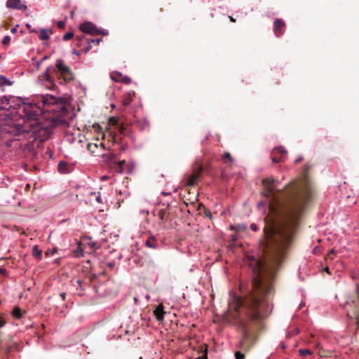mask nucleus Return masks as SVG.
Segmentation results:
<instances>
[{
	"instance_id": "a18cd8bd",
	"label": "nucleus",
	"mask_w": 359,
	"mask_h": 359,
	"mask_svg": "<svg viewBox=\"0 0 359 359\" xmlns=\"http://www.w3.org/2000/svg\"><path fill=\"white\" fill-rule=\"evenodd\" d=\"M93 128L97 130H101L102 128L101 126L99 125V124H95L93 125Z\"/></svg>"
},
{
	"instance_id": "4be33fe9",
	"label": "nucleus",
	"mask_w": 359,
	"mask_h": 359,
	"mask_svg": "<svg viewBox=\"0 0 359 359\" xmlns=\"http://www.w3.org/2000/svg\"><path fill=\"white\" fill-rule=\"evenodd\" d=\"M12 314H13V316L15 318H18V319L21 318H22V311H21L20 309V308H18V307H15V308L13 309V312H12Z\"/></svg>"
},
{
	"instance_id": "c85d7f7f",
	"label": "nucleus",
	"mask_w": 359,
	"mask_h": 359,
	"mask_svg": "<svg viewBox=\"0 0 359 359\" xmlns=\"http://www.w3.org/2000/svg\"><path fill=\"white\" fill-rule=\"evenodd\" d=\"M337 253V250L335 248H332L330 252L327 255L325 259H332V255Z\"/></svg>"
},
{
	"instance_id": "a878e982",
	"label": "nucleus",
	"mask_w": 359,
	"mask_h": 359,
	"mask_svg": "<svg viewBox=\"0 0 359 359\" xmlns=\"http://www.w3.org/2000/svg\"><path fill=\"white\" fill-rule=\"evenodd\" d=\"M299 352L302 356H306L312 353V351L309 349H299Z\"/></svg>"
},
{
	"instance_id": "7c9ffc66",
	"label": "nucleus",
	"mask_w": 359,
	"mask_h": 359,
	"mask_svg": "<svg viewBox=\"0 0 359 359\" xmlns=\"http://www.w3.org/2000/svg\"><path fill=\"white\" fill-rule=\"evenodd\" d=\"M233 229L237 231H243L246 229V226L244 225L235 226Z\"/></svg>"
},
{
	"instance_id": "2f4dec72",
	"label": "nucleus",
	"mask_w": 359,
	"mask_h": 359,
	"mask_svg": "<svg viewBox=\"0 0 359 359\" xmlns=\"http://www.w3.org/2000/svg\"><path fill=\"white\" fill-rule=\"evenodd\" d=\"M118 130L121 134L126 135V129L123 125L118 126Z\"/></svg>"
},
{
	"instance_id": "0eeeda50",
	"label": "nucleus",
	"mask_w": 359,
	"mask_h": 359,
	"mask_svg": "<svg viewBox=\"0 0 359 359\" xmlns=\"http://www.w3.org/2000/svg\"><path fill=\"white\" fill-rule=\"evenodd\" d=\"M203 167L199 166L194 170L193 173L189 177L187 184L188 186H194L201 177Z\"/></svg>"
},
{
	"instance_id": "338daca9",
	"label": "nucleus",
	"mask_w": 359,
	"mask_h": 359,
	"mask_svg": "<svg viewBox=\"0 0 359 359\" xmlns=\"http://www.w3.org/2000/svg\"><path fill=\"white\" fill-rule=\"evenodd\" d=\"M29 184H27L26 188H27V189H29Z\"/></svg>"
},
{
	"instance_id": "f3484780",
	"label": "nucleus",
	"mask_w": 359,
	"mask_h": 359,
	"mask_svg": "<svg viewBox=\"0 0 359 359\" xmlns=\"http://www.w3.org/2000/svg\"><path fill=\"white\" fill-rule=\"evenodd\" d=\"M222 161L224 163L231 164L233 163V158L229 152H225L222 156Z\"/></svg>"
},
{
	"instance_id": "e2e57ef3",
	"label": "nucleus",
	"mask_w": 359,
	"mask_h": 359,
	"mask_svg": "<svg viewBox=\"0 0 359 359\" xmlns=\"http://www.w3.org/2000/svg\"><path fill=\"white\" fill-rule=\"evenodd\" d=\"M78 247H81V243L80 242L78 243Z\"/></svg>"
},
{
	"instance_id": "8fccbe9b",
	"label": "nucleus",
	"mask_w": 359,
	"mask_h": 359,
	"mask_svg": "<svg viewBox=\"0 0 359 359\" xmlns=\"http://www.w3.org/2000/svg\"><path fill=\"white\" fill-rule=\"evenodd\" d=\"M231 240L233 241L237 240V236L236 233H234L233 235L231 236Z\"/></svg>"
},
{
	"instance_id": "6e6552de",
	"label": "nucleus",
	"mask_w": 359,
	"mask_h": 359,
	"mask_svg": "<svg viewBox=\"0 0 359 359\" xmlns=\"http://www.w3.org/2000/svg\"><path fill=\"white\" fill-rule=\"evenodd\" d=\"M358 297V303L355 304V309L352 311H347V316L351 319H355V323L359 328V286L356 289Z\"/></svg>"
},
{
	"instance_id": "864d4df0",
	"label": "nucleus",
	"mask_w": 359,
	"mask_h": 359,
	"mask_svg": "<svg viewBox=\"0 0 359 359\" xmlns=\"http://www.w3.org/2000/svg\"><path fill=\"white\" fill-rule=\"evenodd\" d=\"M60 296H61L62 299L63 300H65V296H66V294H65V292H62V293L60 294Z\"/></svg>"
},
{
	"instance_id": "f8f14e48",
	"label": "nucleus",
	"mask_w": 359,
	"mask_h": 359,
	"mask_svg": "<svg viewBox=\"0 0 359 359\" xmlns=\"http://www.w3.org/2000/svg\"><path fill=\"white\" fill-rule=\"evenodd\" d=\"M23 111L29 119H35L38 114L36 111L32 109V107L31 105H25L23 107Z\"/></svg>"
},
{
	"instance_id": "bf43d9fd",
	"label": "nucleus",
	"mask_w": 359,
	"mask_h": 359,
	"mask_svg": "<svg viewBox=\"0 0 359 359\" xmlns=\"http://www.w3.org/2000/svg\"><path fill=\"white\" fill-rule=\"evenodd\" d=\"M324 270H325V271L328 272V270H329V269H328V267H325V268L324 269Z\"/></svg>"
},
{
	"instance_id": "a211bd4d",
	"label": "nucleus",
	"mask_w": 359,
	"mask_h": 359,
	"mask_svg": "<svg viewBox=\"0 0 359 359\" xmlns=\"http://www.w3.org/2000/svg\"><path fill=\"white\" fill-rule=\"evenodd\" d=\"M84 249L85 248H75L72 252L73 256L75 257H84Z\"/></svg>"
},
{
	"instance_id": "bb28decb",
	"label": "nucleus",
	"mask_w": 359,
	"mask_h": 359,
	"mask_svg": "<svg viewBox=\"0 0 359 359\" xmlns=\"http://www.w3.org/2000/svg\"><path fill=\"white\" fill-rule=\"evenodd\" d=\"M126 163V161L124 160L123 161H121L119 162H118L117 163V165H118V170L120 173H122L123 171V165Z\"/></svg>"
},
{
	"instance_id": "393cba45",
	"label": "nucleus",
	"mask_w": 359,
	"mask_h": 359,
	"mask_svg": "<svg viewBox=\"0 0 359 359\" xmlns=\"http://www.w3.org/2000/svg\"><path fill=\"white\" fill-rule=\"evenodd\" d=\"M109 135L111 137V141L113 143L117 142L118 140L121 142V137L119 138L116 134L110 133Z\"/></svg>"
},
{
	"instance_id": "4c0bfd02",
	"label": "nucleus",
	"mask_w": 359,
	"mask_h": 359,
	"mask_svg": "<svg viewBox=\"0 0 359 359\" xmlns=\"http://www.w3.org/2000/svg\"><path fill=\"white\" fill-rule=\"evenodd\" d=\"M57 248H48V251L46 252V255H53L56 252Z\"/></svg>"
},
{
	"instance_id": "473e14b6",
	"label": "nucleus",
	"mask_w": 359,
	"mask_h": 359,
	"mask_svg": "<svg viewBox=\"0 0 359 359\" xmlns=\"http://www.w3.org/2000/svg\"><path fill=\"white\" fill-rule=\"evenodd\" d=\"M11 41V37L9 36H5L2 41L3 45H8Z\"/></svg>"
},
{
	"instance_id": "f257e3e1",
	"label": "nucleus",
	"mask_w": 359,
	"mask_h": 359,
	"mask_svg": "<svg viewBox=\"0 0 359 359\" xmlns=\"http://www.w3.org/2000/svg\"><path fill=\"white\" fill-rule=\"evenodd\" d=\"M283 248H257V252H244L243 259L252 269L253 279L250 287L237 296L229 293V309L224 320L242 330L238 348L250 350L256 341L252 329L259 325L271 311L269 296L273 291L271 280L285 256Z\"/></svg>"
},
{
	"instance_id": "412c9836",
	"label": "nucleus",
	"mask_w": 359,
	"mask_h": 359,
	"mask_svg": "<svg viewBox=\"0 0 359 359\" xmlns=\"http://www.w3.org/2000/svg\"><path fill=\"white\" fill-rule=\"evenodd\" d=\"M11 86L12 82L10 81L5 76H0V86Z\"/></svg>"
},
{
	"instance_id": "b1692460",
	"label": "nucleus",
	"mask_w": 359,
	"mask_h": 359,
	"mask_svg": "<svg viewBox=\"0 0 359 359\" xmlns=\"http://www.w3.org/2000/svg\"><path fill=\"white\" fill-rule=\"evenodd\" d=\"M88 43V46L84 47L83 50L84 51V53H88L92 48V45L91 43H94V39H87V42Z\"/></svg>"
},
{
	"instance_id": "72a5a7b5",
	"label": "nucleus",
	"mask_w": 359,
	"mask_h": 359,
	"mask_svg": "<svg viewBox=\"0 0 359 359\" xmlns=\"http://www.w3.org/2000/svg\"><path fill=\"white\" fill-rule=\"evenodd\" d=\"M151 240H154V237H151L149 239H148L147 241H146V245L147 247H149V248H151V247H154V244L153 243H151Z\"/></svg>"
},
{
	"instance_id": "680f3d73",
	"label": "nucleus",
	"mask_w": 359,
	"mask_h": 359,
	"mask_svg": "<svg viewBox=\"0 0 359 359\" xmlns=\"http://www.w3.org/2000/svg\"><path fill=\"white\" fill-rule=\"evenodd\" d=\"M30 32H35V33L36 32V30H34V29L30 30Z\"/></svg>"
},
{
	"instance_id": "e433bc0d",
	"label": "nucleus",
	"mask_w": 359,
	"mask_h": 359,
	"mask_svg": "<svg viewBox=\"0 0 359 359\" xmlns=\"http://www.w3.org/2000/svg\"><path fill=\"white\" fill-rule=\"evenodd\" d=\"M6 325V320L4 317L0 314V329Z\"/></svg>"
},
{
	"instance_id": "13d9d810",
	"label": "nucleus",
	"mask_w": 359,
	"mask_h": 359,
	"mask_svg": "<svg viewBox=\"0 0 359 359\" xmlns=\"http://www.w3.org/2000/svg\"><path fill=\"white\" fill-rule=\"evenodd\" d=\"M26 27L28 28V29H30L31 26L29 25V24H27L26 25Z\"/></svg>"
},
{
	"instance_id": "20e7f679",
	"label": "nucleus",
	"mask_w": 359,
	"mask_h": 359,
	"mask_svg": "<svg viewBox=\"0 0 359 359\" xmlns=\"http://www.w3.org/2000/svg\"><path fill=\"white\" fill-rule=\"evenodd\" d=\"M55 72L58 79H62L65 83H69L74 80V76L72 69L68 67L62 59H58L55 62V67L50 66L47 68L44 74V79L52 82L53 79L50 75V73Z\"/></svg>"
},
{
	"instance_id": "58836bf2",
	"label": "nucleus",
	"mask_w": 359,
	"mask_h": 359,
	"mask_svg": "<svg viewBox=\"0 0 359 359\" xmlns=\"http://www.w3.org/2000/svg\"><path fill=\"white\" fill-rule=\"evenodd\" d=\"M57 25L58 28L63 29L65 26V22L62 20H60L57 22Z\"/></svg>"
},
{
	"instance_id": "7ed1b4c3",
	"label": "nucleus",
	"mask_w": 359,
	"mask_h": 359,
	"mask_svg": "<svg viewBox=\"0 0 359 359\" xmlns=\"http://www.w3.org/2000/svg\"><path fill=\"white\" fill-rule=\"evenodd\" d=\"M42 110L44 112L52 114L48 116L50 126L55 128L58 126L67 127L72 118V113L69 110L67 102L61 97L53 95H41Z\"/></svg>"
},
{
	"instance_id": "dca6fc26",
	"label": "nucleus",
	"mask_w": 359,
	"mask_h": 359,
	"mask_svg": "<svg viewBox=\"0 0 359 359\" xmlns=\"http://www.w3.org/2000/svg\"><path fill=\"white\" fill-rule=\"evenodd\" d=\"M103 161L106 163H114L116 156L113 153H108L102 155Z\"/></svg>"
},
{
	"instance_id": "c756f323",
	"label": "nucleus",
	"mask_w": 359,
	"mask_h": 359,
	"mask_svg": "<svg viewBox=\"0 0 359 359\" xmlns=\"http://www.w3.org/2000/svg\"><path fill=\"white\" fill-rule=\"evenodd\" d=\"M235 358H236V359H244L245 355H244V353H241V351H236L235 352Z\"/></svg>"
},
{
	"instance_id": "de8ad7c7",
	"label": "nucleus",
	"mask_w": 359,
	"mask_h": 359,
	"mask_svg": "<svg viewBox=\"0 0 359 359\" xmlns=\"http://www.w3.org/2000/svg\"><path fill=\"white\" fill-rule=\"evenodd\" d=\"M320 251V248H315L313 250V254L316 255Z\"/></svg>"
},
{
	"instance_id": "774afa93",
	"label": "nucleus",
	"mask_w": 359,
	"mask_h": 359,
	"mask_svg": "<svg viewBox=\"0 0 359 359\" xmlns=\"http://www.w3.org/2000/svg\"><path fill=\"white\" fill-rule=\"evenodd\" d=\"M238 247H243V245H242V244H240V245H238Z\"/></svg>"
},
{
	"instance_id": "5701e85b",
	"label": "nucleus",
	"mask_w": 359,
	"mask_h": 359,
	"mask_svg": "<svg viewBox=\"0 0 359 359\" xmlns=\"http://www.w3.org/2000/svg\"><path fill=\"white\" fill-rule=\"evenodd\" d=\"M32 254L38 259H41L42 257V251L39 248H33Z\"/></svg>"
},
{
	"instance_id": "ddd939ff",
	"label": "nucleus",
	"mask_w": 359,
	"mask_h": 359,
	"mask_svg": "<svg viewBox=\"0 0 359 359\" xmlns=\"http://www.w3.org/2000/svg\"><path fill=\"white\" fill-rule=\"evenodd\" d=\"M11 107L10 97L7 96H2L0 97V109H8Z\"/></svg>"
},
{
	"instance_id": "9b49d317",
	"label": "nucleus",
	"mask_w": 359,
	"mask_h": 359,
	"mask_svg": "<svg viewBox=\"0 0 359 359\" xmlns=\"http://www.w3.org/2000/svg\"><path fill=\"white\" fill-rule=\"evenodd\" d=\"M154 313L156 316L157 321L162 322L164 320V314L165 312L163 310V306L162 304H158L155 310L154 311Z\"/></svg>"
},
{
	"instance_id": "39448f33",
	"label": "nucleus",
	"mask_w": 359,
	"mask_h": 359,
	"mask_svg": "<svg viewBox=\"0 0 359 359\" xmlns=\"http://www.w3.org/2000/svg\"><path fill=\"white\" fill-rule=\"evenodd\" d=\"M79 28L83 33L91 35H107V32L104 30L98 29L96 26L91 22H85L80 25Z\"/></svg>"
},
{
	"instance_id": "ea45409f",
	"label": "nucleus",
	"mask_w": 359,
	"mask_h": 359,
	"mask_svg": "<svg viewBox=\"0 0 359 359\" xmlns=\"http://www.w3.org/2000/svg\"><path fill=\"white\" fill-rule=\"evenodd\" d=\"M91 194L95 196V199L98 203H102V198L100 195H96L95 193H92Z\"/></svg>"
},
{
	"instance_id": "6ab92c4d",
	"label": "nucleus",
	"mask_w": 359,
	"mask_h": 359,
	"mask_svg": "<svg viewBox=\"0 0 359 359\" xmlns=\"http://www.w3.org/2000/svg\"><path fill=\"white\" fill-rule=\"evenodd\" d=\"M76 39L77 40V46H82L83 43H86L87 42L88 38H86V36L83 34L80 36H76Z\"/></svg>"
},
{
	"instance_id": "cd10ccee",
	"label": "nucleus",
	"mask_w": 359,
	"mask_h": 359,
	"mask_svg": "<svg viewBox=\"0 0 359 359\" xmlns=\"http://www.w3.org/2000/svg\"><path fill=\"white\" fill-rule=\"evenodd\" d=\"M74 36V34L72 32H67L63 35V40L67 41L71 39Z\"/></svg>"
},
{
	"instance_id": "603ef678",
	"label": "nucleus",
	"mask_w": 359,
	"mask_h": 359,
	"mask_svg": "<svg viewBox=\"0 0 359 359\" xmlns=\"http://www.w3.org/2000/svg\"><path fill=\"white\" fill-rule=\"evenodd\" d=\"M200 359H207V353H205V354H203V355H201V357L200 358Z\"/></svg>"
},
{
	"instance_id": "69168bd1",
	"label": "nucleus",
	"mask_w": 359,
	"mask_h": 359,
	"mask_svg": "<svg viewBox=\"0 0 359 359\" xmlns=\"http://www.w3.org/2000/svg\"><path fill=\"white\" fill-rule=\"evenodd\" d=\"M122 150H124L125 149V146H122Z\"/></svg>"
},
{
	"instance_id": "37998d69",
	"label": "nucleus",
	"mask_w": 359,
	"mask_h": 359,
	"mask_svg": "<svg viewBox=\"0 0 359 359\" xmlns=\"http://www.w3.org/2000/svg\"><path fill=\"white\" fill-rule=\"evenodd\" d=\"M18 27V25H17L15 27L11 28V32L13 34L16 33Z\"/></svg>"
},
{
	"instance_id": "5fc2aeb1",
	"label": "nucleus",
	"mask_w": 359,
	"mask_h": 359,
	"mask_svg": "<svg viewBox=\"0 0 359 359\" xmlns=\"http://www.w3.org/2000/svg\"><path fill=\"white\" fill-rule=\"evenodd\" d=\"M72 53L74 55H79V53L77 50H72Z\"/></svg>"
},
{
	"instance_id": "6e6d98bb",
	"label": "nucleus",
	"mask_w": 359,
	"mask_h": 359,
	"mask_svg": "<svg viewBox=\"0 0 359 359\" xmlns=\"http://www.w3.org/2000/svg\"><path fill=\"white\" fill-rule=\"evenodd\" d=\"M301 161H302V158H297V159H296V160H295L294 163H299Z\"/></svg>"
},
{
	"instance_id": "423d86ee",
	"label": "nucleus",
	"mask_w": 359,
	"mask_h": 359,
	"mask_svg": "<svg viewBox=\"0 0 359 359\" xmlns=\"http://www.w3.org/2000/svg\"><path fill=\"white\" fill-rule=\"evenodd\" d=\"M287 154V151L283 147H275L271 154V160L274 163H278L284 161V157Z\"/></svg>"
},
{
	"instance_id": "c9c22d12",
	"label": "nucleus",
	"mask_w": 359,
	"mask_h": 359,
	"mask_svg": "<svg viewBox=\"0 0 359 359\" xmlns=\"http://www.w3.org/2000/svg\"><path fill=\"white\" fill-rule=\"evenodd\" d=\"M121 81L125 84H129L131 82V79L128 76H123Z\"/></svg>"
},
{
	"instance_id": "4d7b16f0",
	"label": "nucleus",
	"mask_w": 359,
	"mask_h": 359,
	"mask_svg": "<svg viewBox=\"0 0 359 359\" xmlns=\"http://www.w3.org/2000/svg\"><path fill=\"white\" fill-rule=\"evenodd\" d=\"M145 297L147 300H149L150 299V296L149 294H147Z\"/></svg>"
},
{
	"instance_id": "f03ea898",
	"label": "nucleus",
	"mask_w": 359,
	"mask_h": 359,
	"mask_svg": "<svg viewBox=\"0 0 359 359\" xmlns=\"http://www.w3.org/2000/svg\"><path fill=\"white\" fill-rule=\"evenodd\" d=\"M311 166L306 165L302 180L287 184L283 190L276 189L273 177L262 180L264 202L271 216L265 218L264 235L271 243L287 247L294 244L304 212L312 201L314 191L308 181Z\"/></svg>"
},
{
	"instance_id": "3c124183",
	"label": "nucleus",
	"mask_w": 359,
	"mask_h": 359,
	"mask_svg": "<svg viewBox=\"0 0 359 359\" xmlns=\"http://www.w3.org/2000/svg\"><path fill=\"white\" fill-rule=\"evenodd\" d=\"M229 20L232 22H236V19L233 18L232 16H229Z\"/></svg>"
},
{
	"instance_id": "f704fd0d",
	"label": "nucleus",
	"mask_w": 359,
	"mask_h": 359,
	"mask_svg": "<svg viewBox=\"0 0 359 359\" xmlns=\"http://www.w3.org/2000/svg\"><path fill=\"white\" fill-rule=\"evenodd\" d=\"M109 121L112 126L118 125V119L116 117H111Z\"/></svg>"
},
{
	"instance_id": "09e8293b",
	"label": "nucleus",
	"mask_w": 359,
	"mask_h": 359,
	"mask_svg": "<svg viewBox=\"0 0 359 359\" xmlns=\"http://www.w3.org/2000/svg\"><path fill=\"white\" fill-rule=\"evenodd\" d=\"M101 41H102L101 38L96 39H94V43H95L96 44H99Z\"/></svg>"
},
{
	"instance_id": "0e129e2a",
	"label": "nucleus",
	"mask_w": 359,
	"mask_h": 359,
	"mask_svg": "<svg viewBox=\"0 0 359 359\" xmlns=\"http://www.w3.org/2000/svg\"><path fill=\"white\" fill-rule=\"evenodd\" d=\"M102 139H105V134H103Z\"/></svg>"
},
{
	"instance_id": "052dcab7",
	"label": "nucleus",
	"mask_w": 359,
	"mask_h": 359,
	"mask_svg": "<svg viewBox=\"0 0 359 359\" xmlns=\"http://www.w3.org/2000/svg\"><path fill=\"white\" fill-rule=\"evenodd\" d=\"M100 145L104 149V144L103 143H100Z\"/></svg>"
},
{
	"instance_id": "49530a36",
	"label": "nucleus",
	"mask_w": 359,
	"mask_h": 359,
	"mask_svg": "<svg viewBox=\"0 0 359 359\" xmlns=\"http://www.w3.org/2000/svg\"><path fill=\"white\" fill-rule=\"evenodd\" d=\"M0 274H3V275H6V269L0 267Z\"/></svg>"
},
{
	"instance_id": "c03bdc74",
	"label": "nucleus",
	"mask_w": 359,
	"mask_h": 359,
	"mask_svg": "<svg viewBox=\"0 0 359 359\" xmlns=\"http://www.w3.org/2000/svg\"><path fill=\"white\" fill-rule=\"evenodd\" d=\"M250 229H251L252 231H257V228L256 224H252L250 225Z\"/></svg>"
},
{
	"instance_id": "9d476101",
	"label": "nucleus",
	"mask_w": 359,
	"mask_h": 359,
	"mask_svg": "<svg viewBox=\"0 0 359 359\" xmlns=\"http://www.w3.org/2000/svg\"><path fill=\"white\" fill-rule=\"evenodd\" d=\"M6 4V7L8 8L22 11H25L27 9V6L24 4L21 0H8Z\"/></svg>"
},
{
	"instance_id": "1a4fd4ad",
	"label": "nucleus",
	"mask_w": 359,
	"mask_h": 359,
	"mask_svg": "<svg viewBox=\"0 0 359 359\" xmlns=\"http://www.w3.org/2000/svg\"><path fill=\"white\" fill-rule=\"evenodd\" d=\"M285 27V22L282 19H276L273 22V33L277 37H280Z\"/></svg>"
},
{
	"instance_id": "a19ab883",
	"label": "nucleus",
	"mask_w": 359,
	"mask_h": 359,
	"mask_svg": "<svg viewBox=\"0 0 359 359\" xmlns=\"http://www.w3.org/2000/svg\"><path fill=\"white\" fill-rule=\"evenodd\" d=\"M130 102H131L130 98H129V97H128V98H127L126 100H124L123 101V104L124 106H128V105H129V104H130Z\"/></svg>"
},
{
	"instance_id": "2eb2a0df",
	"label": "nucleus",
	"mask_w": 359,
	"mask_h": 359,
	"mask_svg": "<svg viewBox=\"0 0 359 359\" xmlns=\"http://www.w3.org/2000/svg\"><path fill=\"white\" fill-rule=\"evenodd\" d=\"M57 170L60 173L69 172L68 164L65 161H60L57 165Z\"/></svg>"
},
{
	"instance_id": "4468645a",
	"label": "nucleus",
	"mask_w": 359,
	"mask_h": 359,
	"mask_svg": "<svg viewBox=\"0 0 359 359\" xmlns=\"http://www.w3.org/2000/svg\"><path fill=\"white\" fill-rule=\"evenodd\" d=\"M52 34L53 31L51 29H41L40 30L39 38L41 41L47 40L49 39L50 35Z\"/></svg>"
},
{
	"instance_id": "aec40b11",
	"label": "nucleus",
	"mask_w": 359,
	"mask_h": 359,
	"mask_svg": "<svg viewBox=\"0 0 359 359\" xmlns=\"http://www.w3.org/2000/svg\"><path fill=\"white\" fill-rule=\"evenodd\" d=\"M97 148L98 144L97 143H88L87 145V149L92 154H95Z\"/></svg>"
},
{
	"instance_id": "79ce46f5",
	"label": "nucleus",
	"mask_w": 359,
	"mask_h": 359,
	"mask_svg": "<svg viewBox=\"0 0 359 359\" xmlns=\"http://www.w3.org/2000/svg\"><path fill=\"white\" fill-rule=\"evenodd\" d=\"M164 215H165V212L163 211V210H161L158 215V217H159V219L161 220H163L164 219Z\"/></svg>"
}]
</instances>
